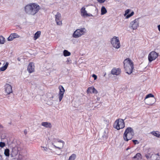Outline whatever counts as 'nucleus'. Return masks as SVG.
I'll list each match as a JSON object with an SVG mask.
<instances>
[{"instance_id": "f257e3e1", "label": "nucleus", "mask_w": 160, "mask_h": 160, "mask_svg": "<svg viewBox=\"0 0 160 160\" xmlns=\"http://www.w3.org/2000/svg\"><path fill=\"white\" fill-rule=\"evenodd\" d=\"M40 9V6L35 3L27 4L24 7V11L26 14L33 16L37 13Z\"/></svg>"}, {"instance_id": "f03ea898", "label": "nucleus", "mask_w": 160, "mask_h": 160, "mask_svg": "<svg viewBox=\"0 0 160 160\" xmlns=\"http://www.w3.org/2000/svg\"><path fill=\"white\" fill-rule=\"evenodd\" d=\"M124 68L126 72L128 74H131L134 68L132 62L129 58L126 59L123 62Z\"/></svg>"}, {"instance_id": "7ed1b4c3", "label": "nucleus", "mask_w": 160, "mask_h": 160, "mask_svg": "<svg viewBox=\"0 0 160 160\" xmlns=\"http://www.w3.org/2000/svg\"><path fill=\"white\" fill-rule=\"evenodd\" d=\"M133 130L131 127H128L126 129L123 135V138L125 141H128L131 139L134 136Z\"/></svg>"}, {"instance_id": "20e7f679", "label": "nucleus", "mask_w": 160, "mask_h": 160, "mask_svg": "<svg viewBox=\"0 0 160 160\" xmlns=\"http://www.w3.org/2000/svg\"><path fill=\"white\" fill-rule=\"evenodd\" d=\"M86 32L87 30L85 28H81L76 30L73 32L72 36L74 38H78L84 35Z\"/></svg>"}, {"instance_id": "39448f33", "label": "nucleus", "mask_w": 160, "mask_h": 160, "mask_svg": "<svg viewBox=\"0 0 160 160\" xmlns=\"http://www.w3.org/2000/svg\"><path fill=\"white\" fill-rule=\"evenodd\" d=\"M114 128L117 130L123 128L125 127L124 121L122 119L117 120L114 123Z\"/></svg>"}, {"instance_id": "423d86ee", "label": "nucleus", "mask_w": 160, "mask_h": 160, "mask_svg": "<svg viewBox=\"0 0 160 160\" xmlns=\"http://www.w3.org/2000/svg\"><path fill=\"white\" fill-rule=\"evenodd\" d=\"M111 42L112 46L114 48L118 49L120 47V44L118 37L114 36L111 39Z\"/></svg>"}, {"instance_id": "0eeeda50", "label": "nucleus", "mask_w": 160, "mask_h": 160, "mask_svg": "<svg viewBox=\"0 0 160 160\" xmlns=\"http://www.w3.org/2000/svg\"><path fill=\"white\" fill-rule=\"evenodd\" d=\"M139 18L135 19L130 23L129 28L133 30H136L139 26Z\"/></svg>"}, {"instance_id": "6e6552de", "label": "nucleus", "mask_w": 160, "mask_h": 160, "mask_svg": "<svg viewBox=\"0 0 160 160\" xmlns=\"http://www.w3.org/2000/svg\"><path fill=\"white\" fill-rule=\"evenodd\" d=\"M158 57V54L155 52H151L148 55V59L150 62L155 60Z\"/></svg>"}, {"instance_id": "1a4fd4ad", "label": "nucleus", "mask_w": 160, "mask_h": 160, "mask_svg": "<svg viewBox=\"0 0 160 160\" xmlns=\"http://www.w3.org/2000/svg\"><path fill=\"white\" fill-rule=\"evenodd\" d=\"M59 90L58 96L59 99V101H61L63 97V95L65 92V90L63 87L62 86H60L59 87Z\"/></svg>"}, {"instance_id": "9d476101", "label": "nucleus", "mask_w": 160, "mask_h": 160, "mask_svg": "<svg viewBox=\"0 0 160 160\" xmlns=\"http://www.w3.org/2000/svg\"><path fill=\"white\" fill-rule=\"evenodd\" d=\"M61 14L58 12L55 15V20L56 23L58 25H61L62 24V21L61 20Z\"/></svg>"}, {"instance_id": "9b49d317", "label": "nucleus", "mask_w": 160, "mask_h": 160, "mask_svg": "<svg viewBox=\"0 0 160 160\" xmlns=\"http://www.w3.org/2000/svg\"><path fill=\"white\" fill-rule=\"evenodd\" d=\"M121 72V69L119 68H113L111 71V73L112 74L116 76L119 75Z\"/></svg>"}, {"instance_id": "f8f14e48", "label": "nucleus", "mask_w": 160, "mask_h": 160, "mask_svg": "<svg viewBox=\"0 0 160 160\" xmlns=\"http://www.w3.org/2000/svg\"><path fill=\"white\" fill-rule=\"evenodd\" d=\"M27 70L30 73L34 72V63L32 62L30 63L28 65Z\"/></svg>"}, {"instance_id": "ddd939ff", "label": "nucleus", "mask_w": 160, "mask_h": 160, "mask_svg": "<svg viewBox=\"0 0 160 160\" xmlns=\"http://www.w3.org/2000/svg\"><path fill=\"white\" fill-rule=\"evenodd\" d=\"M5 91L8 94H9L12 92V87L11 85L7 84L5 86Z\"/></svg>"}, {"instance_id": "4468645a", "label": "nucleus", "mask_w": 160, "mask_h": 160, "mask_svg": "<svg viewBox=\"0 0 160 160\" xmlns=\"http://www.w3.org/2000/svg\"><path fill=\"white\" fill-rule=\"evenodd\" d=\"M20 36L16 33H12L10 34V36L8 38V41H11L14 38H18Z\"/></svg>"}, {"instance_id": "2eb2a0df", "label": "nucleus", "mask_w": 160, "mask_h": 160, "mask_svg": "<svg viewBox=\"0 0 160 160\" xmlns=\"http://www.w3.org/2000/svg\"><path fill=\"white\" fill-rule=\"evenodd\" d=\"M88 93H93L95 94H97L98 93L97 90L94 87H89L87 90Z\"/></svg>"}, {"instance_id": "dca6fc26", "label": "nucleus", "mask_w": 160, "mask_h": 160, "mask_svg": "<svg viewBox=\"0 0 160 160\" xmlns=\"http://www.w3.org/2000/svg\"><path fill=\"white\" fill-rule=\"evenodd\" d=\"M80 12L81 16L83 17H85L88 13L85 8L84 7L81 8L80 10Z\"/></svg>"}, {"instance_id": "f3484780", "label": "nucleus", "mask_w": 160, "mask_h": 160, "mask_svg": "<svg viewBox=\"0 0 160 160\" xmlns=\"http://www.w3.org/2000/svg\"><path fill=\"white\" fill-rule=\"evenodd\" d=\"M142 158V155L140 153H137L132 158V159L135 160H139Z\"/></svg>"}, {"instance_id": "a211bd4d", "label": "nucleus", "mask_w": 160, "mask_h": 160, "mask_svg": "<svg viewBox=\"0 0 160 160\" xmlns=\"http://www.w3.org/2000/svg\"><path fill=\"white\" fill-rule=\"evenodd\" d=\"M41 125L42 126H43L46 128H50L51 127V126H52L51 124L49 122H42L41 124Z\"/></svg>"}, {"instance_id": "6ab92c4d", "label": "nucleus", "mask_w": 160, "mask_h": 160, "mask_svg": "<svg viewBox=\"0 0 160 160\" xmlns=\"http://www.w3.org/2000/svg\"><path fill=\"white\" fill-rule=\"evenodd\" d=\"M151 134L157 137L160 138V132L158 131H153L151 132Z\"/></svg>"}, {"instance_id": "aec40b11", "label": "nucleus", "mask_w": 160, "mask_h": 160, "mask_svg": "<svg viewBox=\"0 0 160 160\" xmlns=\"http://www.w3.org/2000/svg\"><path fill=\"white\" fill-rule=\"evenodd\" d=\"M41 32L40 31L37 32L34 34V40H36L38 39L40 36Z\"/></svg>"}, {"instance_id": "412c9836", "label": "nucleus", "mask_w": 160, "mask_h": 160, "mask_svg": "<svg viewBox=\"0 0 160 160\" xmlns=\"http://www.w3.org/2000/svg\"><path fill=\"white\" fill-rule=\"evenodd\" d=\"M107 12V10L104 6H102L101 9V15H103Z\"/></svg>"}, {"instance_id": "4be33fe9", "label": "nucleus", "mask_w": 160, "mask_h": 160, "mask_svg": "<svg viewBox=\"0 0 160 160\" xmlns=\"http://www.w3.org/2000/svg\"><path fill=\"white\" fill-rule=\"evenodd\" d=\"M8 64V62H6V64L4 66L0 68V71H3L6 70L7 68Z\"/></svg>"}, {"instance_id": "5701e85b", "label": "nucleus", "mask_w": 160, "mask_h": 160, "mask_svg": "<svg viewBox=\"0 0 160 160\" xmlns=\"http://www.w3.org/2000/svg\"><path fill=\"white\" fill-rule=\"evenodd\" d=\"M71 55V53L68 50H65L63 51V55L64 56H68Z\"/></svg>"}, {"instance_id": "b1692460", "label": "nucleus", "mask_w": 160, "mask_h": 160, "mask_svg": "<svg viewBox=\"0 0 160 160\" xmlns=\"http://www.w3.org/2000/svg\"><path fill=\"white\" fill-rule=\"evenodd\" d=\"M5 42V38L2 36H0V44H3Z\"/></svg>"}, {"instance_id": "393cba45", "label": "nucleus", "mask_w": 160, "mask_h": 160, "mask_svg": "<svg viewBox=\"0 0 160 160\" xmlns=\"http://www.w3.org/2000/svg\"><path fill=\"white\" fill-rule=\"evenodd\" d=\"M76 155L75 154H73L70 156L68 160H74L76 158Z\"/></svg>"}, {"instance_id": "a878e982", "label": "nucleus", "mask_w": 160, "mask_h": 160, "mask_svg": "<svg viewBox=\"0 0 160 160\" xmlns=\"http://www.w3.org/2000/svg\"><path fill=\"white\" fill-rule=\"evenodd\" d=\"M9 150L8 149H6L4 151V154L6 156L8 157L9 156Z\"/></svg>"}, {"instance_id": "bb28decb", "label": "nucleus", "mask_w": 160, "mask_h": 160, "mask_svg": "<svg viewBox=\"0 0 160 160\" xmlns=\"http://www.w3.org/2000/svg\"><path fill=\"white\" fill-rule=\"evenodd\" d=\"M149 100H151V102L149 103H148V104L152 105L156 102V98H155L152 99H149Z\"/></svg>"}, {"instance_id": "cd10ccee", "label": "nucleus", "mask_w": 160, "mask_h": 160, "mask_svg": "<svg viewBox=\"0 0 160 160\" xmlns=\"http://www.w3.org/2000/svg\"><path fill=\"white\" fill-rule=\"evenodd\" d=\"M134 12H132L130 13V14H128L127 15H126L127 16H126V18L128 19L131 16H133L134 14Z\"/></svg>"}, {"instance_id": "c85d7f7f", "label": "nucleus", "mask_w": 160, "mask_h": 160, "mask_svg": "<svg viewBox=\"0 0 160 160\" xmlns=\"http://www.w3.org/2000/svg\"><path fill=\"white\" fill-rule=\"evenodd\" d=\"M134 12H132L130 13V14H128L127 15H126L127 16H126V18L128 19L131 16H133L134 14Z\"/></svg>"}, {"instance_id": "c756f323", "label": "nucleus", "mask_w": 160, "mask_h": 160, "mask_svg": "<svg viewBox=\"0 0 160 160\" xmlns=\"http://www.w3.org/2000/svg\"><path fill=\"white\" fill-rule=\"evenodd\" d=\"M154 97V96L153 95H152V94L150 93L149 94H148L146 96V97L145 98V99H147L148 98H150V97L153 98Z\"/></svg>"}, {"instance_id": "7c9ffc66", "label": "nucleus", "mask_w": 160, "mask_h": 160, "mask_svg": "<svg viewBox=\"0 0 160 160\" xmlns=\"http://www.w3.org/2000/svg\"><path fill=\"white\" fill-rule=\"evenodd\" d=\"M5 145V143L4 142H0V147L1 148H3Z\"/></svg>"}, {"instance_id": "2f4dec72", "label": "nucleus", "mask_w": 160, "mask_h": 160, "mask_svg": "<svg viewBox=\"0 0 160 160\" xmlns=\"http://www.w3.org/2000/svg\"><path fill=\"white\" fill-rule=\"evenodd\" d=\"M107 130L106 129L104 131V132L105 133V134L103 136V138H106L108 137L107 133H106L107 132Z\"/></svg>"}, {"instance_id": "473e14b6", "label": "nucleus", "mask_w": 160, "mask_h": 160, "mask_svg": "<svg viewBox=\"0 0 160 160\" xmlns=\"http://www.w3.org/2000/svg\"><path fill=\"white\" fill-rule=\"evenodd\" d=\"M130 12V10L129 9H127L125 12V13L124 14V16H126Z\"/></svg>"}, {"instance_id": "72a5a7b5", "label": "nucleus", "mask_w": 160, "mask_h": 160, "mask_svg": "<svg viewBox=\"0 0 160 160\" xmlns=\"http://www.w3.org/2000/svg\"><path fill=\"white\" fill-rule=\"evenodd\" d=\"M132 141L135 145L136 144H138L139 143V142L137 140H132Z\"/></svg>"}, {"instance_id": "f704fd0d", "label": "nucleus", "mask_w": 160, "mask_h": 160, "mask_svg": "<svg viewBox=\"0 0 160 160\" xmlns=\"http://www.w3.org/2000/svg\"><path fill=\"white\" fill-rule=\"evenodd\" d=\"M106 0H97V1L100 3H103Z\"/></svg>"}, {"instance_id": "c9c22d12", "label": "nucleus", "mask_w": 160, "mask_h": 160, "mask_svg": "<svg viewBox=\"0 0 160 160\" xmlns=\"http://www.w3.org/2000/svg\"><path fill=\"white\" fill-rule=\"evenodd\" d=\"M92 77L94 78V80H96L97 79V76L94 74L92 75Z\"/></svg>"}, {"instance_id": "e433bc0d", "label": "nucleus", "mask_w": 160, "mask_h": 160, "mask_svg": "<svg viewBox=\"0 0 160 160\" xmlns=\"http://www.w3.org/2000/svg\"><path fill=\"white\" fill-rule=\"evenodd\" d=\"M145 157L147 159H149L151 158V157L150 156L149 154H146L145 155Z\"/></svg>"}, {"instance_id": "4c0bfd02", "label": "nucleus", "mask_w": 160, "mask_h": 160, "mask_svg": "<svg viewBox=\"0 0 160 160\" xmlns=\"http://www.w3.org/2000/svg\"><path fill=\"white\" fill-rule=\"evenodd\" d=\"M92 16H93L92 14L87 13V15L86 16V17H92Z\"/></svg>"}, {"instance_id": "58836bf2", "label": "nucleus", "mask_w": 160, "mask_h": 160, "mask_svg": "<svg viewBox=\"0 0 160 160\" xmlns=\"http://www.w3.org/2000/svg\"><path fill=\"white\" fill-rule=\"evenodd\" d=\"M42 147L43 148V150L44 151H47V150H48V148L46 147Z\"/></svg>"}, {"instance_id": "ea45409f", "label": "nucleus", "mask_w": 160, "mask_h": 160, "mask_svg": "<svg viewBox=\"0 0 160 160\" xmlns=\"http://www.w3.org/2000/svg\"><path fill=\"white\" fill-rule=\"evenodd\" d=\"M67 64H69L71 63V60L69 59H68L66 61Z\"/></svg>"}, {"instance_id": "a19ab883", "label": "nucleus", "mask_w": 160, "mask_h": 160, "mask_svg": "<svg viewBox=\"0 0 160 160\" xmlns=\"http://www.w3.org/2000/svg\"><path fill=\"white\" fill-rule=\"evenodd\" d=\"M158 28L159 31L160 32V25L158 26Z\"/></svg>"}, {"instance_id": "79ce46f5", "label": "nucleus", "mask_w": 160, "mask_h": 160, "mask_svg": "<svg viewBox=\"0 0 160 160\" xmlns=\"http://www.w3.org/2000/svg\"><path fill=\"white\" fill-rule=\"evenodd\" d=\"M54 146L56 148H58V149H60L61 148H60L59 147H56V146H55L54 145Z\"/></svg>"}, {"instance_id": "37998d69", "label": "nucleus", "mask_w": 160, "mask_h": 160, "mask_svg": "<svg viewBox=\"0 0 160 160\" xmlns=\"http://www.w3.org/2000/svg\"><path fill=\"white\" fill-rule=\"evenodd\" d=\"M24 133H25V134H27V131H26V130H25V131H24Z\"/></svg>"}, {"instance_id": "c03bdc74", "label": "nucleus", "mask_w": 160, "mask_h": 160, "mask_svg": "<svg viewBox=\"0 0 160 160\" xmlns=\"http://www.w3.org/2000/svg\"><path fill=\"white\" fill-rule=\"evenodd\" d=\"M156 155L158 156H160V154H159V153H157L156 154Z\"/></svg>"}, {"instance_id": "a18cd8bd", "label": "nucleus", "mask_w": 160, "mask_h": 160, "mask_svg": "<svg viewBox=\"0 0 160 160\" xmlns=\"http://www.w3.org/2000/svg\"><path fill=\"white\" fill-rule=\"evenodd\" d=\"M59 142H62V143L63 142V141L62 140H60V141H59Z\"/></svg>"}, {"instance_id": "49530a36", "label": "nucleus", "mask_w": 160, "mask_h": 160, "mask_svg": "<svg viewBox=\"0 0 160 160\" xmlns=\"http://www.w3.org/2000/svg\"><path fill=\"white\" fill-rule=\"evenodd\" d=\"M17 59L18 61H20V59L19 58H17Z\"/></svg>"}, {"instance_id": "de8ad7c7", "label": "nucleus", "mask_w": 160, "mask_h": 160, "mask_svg": "<svg viewBox=\"0 0 160 160\" xmlns=\"http://www.w3.org/2000/svg\"><path fill=\"white\" fill-rule=\"evenodd\" d=\"M0 127L2 128H3V126H2V125L0 124Z\"/></svg>"}, {"instance_id": "09e8293b", "label": "nucleus", "mask_w": 160, "mask_h": 160, "mask_svg": "<svg viewBox=\"0 0 160 160\" xmlns=\"http://www.w3.org/2000/svg\"><path fill=\"white\" fill-rule=\"evenodd\" d=\"M129 149H130V148L128 147V148L127 149H126V150H129Z\"/></svg>"}, {"instance_id": "8fccbe9b", "label": "nucleus", "mask_w": 160, "mask_h": 160, "mask_svg": "<svg viewBox=\"0 0 160 160\" xmlns=\"http://www.w3.org/2000/svg\"><path fill=\"white\" fill-rule=\"evenodd\" d=\"M106 75V73H105L104 75V76H105Z\"/></svg>"}, {"instance_id": "3c124183", "label": "nucleus", "mask_w": 160, "mask_h": 160, "mask_svg": "<svg viewBox=\"0 0 160 160\" xmlns=\"http://www.w3.org/2000/svg\"><path fill=\"white\" fill-rule=\"evenodd\" d=\"M2 64L1 62H0V65Z\"/></svg>"}, {"instance_id": "603ef678", "label": "nucleus", "mask_w": 160, "mask_h": 160, "mask_svg": "<svg viewBox=\"0 0 160 160\" xmlns=\"http://www.w3.org/2000/svg\"><path fill=\"white\" fill-rule=\"evenodd\" d=\"M53 96H52V98H53Z\"/></svg>"}]
</instances>
